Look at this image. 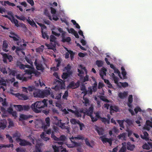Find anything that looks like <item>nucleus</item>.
Masks as SVG:
<instances>
[{
	"instance_id": "obj_37",
	"label": "nucleus",
	"mask_w": 152,
	"mask_h": 152,
	"mask_svg": "<svg viewBox=\"0 0 152 152\" xmlns=\"http://www.w3.org/2000/svg\"><path fill=\"white\" fill-rule=\"evenodd\" d=\"M41 32L42 37L43 38L45 39L46 38L47 39H49V36L47 35V33L46 32H44L43 31H42Z\"/></svg>"
},
{
	"instance_id": "obj_18",
	"label": "nucleus",
	"mask_w": 152,
	"mask_h": 152,
	"mask_svg": "<svg viewBox=\"0 0 152 152\" xmlns=\"http://www.w3.org/2000/svg\"><path fill=\"white\" fill-rule=\"evenodd\" d=\"M67 147L70 148H73L75 147L80 146V143L73 142L72 144H66Z\"/></svg>"
},
{
	"instance_id": "obj_7",
	"label": "nucleus",
	"mask_w": 152,
	"mask_h": 152,
	"mask_svg": "<svg viewBox=\"0 0 152 152\" xmlns=\"http://www.w3.org/2000/svg\"><path fill=\"white\" fill-rule=\"evenodd\" d=\"M82 113H84V109L83 108L75 110L74 114L76 117L81 118L82 117Z\"/></svg>"
},
{
	"instance_id": "obj_59",
	"label": "nucleus",
	"mask_w": 152,
	"mask_h": 152,
	"mask_svg": "<svg viewBox=\"0 0 152 152\" xmlns=\"http://www.w3.org/2000/svg\"><path fill=\"white\" fill-rule=\"evenodd\" d=\"M142 147L144 149H145L146 150H149L150 149L149 146L147 143L144 144L142 145Z\"/></svg>"
},
{
	"instance_id": "obj_4",
	"label": "nucleus",
	"mask_w": 152,
	"mask_h": 152,
	"mask_svg": "<svg viewBox=\"0 0 152 152\" xmlns=\"http://www.w3.org/2000/svg\"><path fill=\"white\" fill-rule=\"evenodd\" d=\"M34 64L37 70L41 71L42 72H43L45 69L44 67L41 63L37 62V59H35Z\"/></svg>"
},
{
	"instance_id": "obj_11",
	"label": "nucleus",
	"mask_w": 152,
	"mask_h": 152,
	"mask_svg": "<svg viewBox=\"0 0 152 152\" xmlns=\"http://www.w3.org/2000/svg\"><path fill=\"white\" fill-rule=\"evenodd\" d=\"M21 135V134L18 131H16L13 134V137H16L15 140L17 142H19L20 140L21 139L20 138Z\"/></svg>"
},
{
	"instance_id": "obj_58",
	"label": "nucleus",
	"mask_w": 152,
	"mask_h": 152,
	"mask_svg": "<svg viewBox=\"0 0 152 152\" xmlns=\"http://www.w3.org/2000/svg\"><path fill=\"white\" fill-rule=\"evenodd\" d=\"M6 137L7 138H8L10 142L12 143L13 142V140L12 139V138L11 136H10L9 135L7 134L6 135Z\"/></svg>"
},
{
	"instance_id": "obj_24",
	"label": "nucleus",
	"mask_w": 152,
	"mask_h": 152,
	"mask_svg": "<svg viewBox=\"0 0 152 152\" xmlns=\"http://www.w3.org/2000/svg\"><path fill=\"white\" fill-rule=\"evenodd\" d=\"M58 124L60 125V126L61 128L67 129V132H69V129L68 126H65V124L62 123L61 120L58 121Z\"/></svg>"
},
{
	"instance_id": "obj_52",
	"label": "nucleus",
	"mask_w": 152,
	"mask_h": 152,
	"mask_svg": "<svg viewBox=\"0 0 152 152\" xmlns=\"http://www.w3.org/2000/svg\"><path fill=\"white\" fill-rule=\"evenodd\" d=\"M0 71L4 74H7V72L5 67L1 68Z\"/></svg>"
},
{
	"instance_id": "obj_31",
	"label": "nucleus",
	"mask_w": 152,
	"mask_h": 152,
	"mask_svg": "<svg viewBox=\"0 0 152 152\" xmlns=\"http://www.w3.org/2000/svg\"><path fill=\"white\" fill-rule=\"evenodd\" d=\"M31 69H27L25 71V72L26 74L31 75L33 74L34 67H33Z\"/></svg>"
},
{
	"instance_id": "obj_46",
	"label": "nucleus",
	"mask_w": 152,
	"mask_h": 152,
	"mask_svg": "<svg viewBox=\"0 0 152 152\" xmlns=\"http://www.w3.org/2000/svg\"><path fill=\"white\" fill-rule=\"evenodd\" d=\"M75 83L74 81H72L71 82L69 85H68V87L69 88H72L73 89H75L74 88L75 86H74Z\"/></svg>"
},
{
	"instance_id": "obj_6",
	"label": "nucleus",
	"mask_w": 152,
	"mask_h": 152,
	"mask_svg": "<svg viewBox=\"0 0 152 152\" xmlns=\"http://www.w3.org/2000/svg\"><path fill=\"white\" fill-rule=\"evenodd\" d=\"M100 138L103 143L107 142L109 144L110 146H111L112 145V139L111 138H106L104 136L100 137Z\"/></svg>"
},
{
	"instance_id": "obj_45",
	"label": "nucleus",
	"mask_w": 152,
	"mask_h": 152,
	"mask_svg": "<svg viewBox=\"0 0 152 152\" xmlns=\"http://www.w3.org/2000/svg\"><path fill=\"white\" fill-rule=\"evenodd\" d=\"M101 119H102V122L104 124L107 123L109 124L110 123L109 119H107L105 118H101Z\"/></svg>"
},
{
	"instance_id": "obj_57",
	"label": "nucleus",
	"mask_w": 152,
	"mask_h": 152,
	"mask_svg": "<svg viewBox=\"0 0 152 152\" xmlns=\"http://www.w3.org/2000/svg\"><path fill=\"white\" fill-rule=\"evenodd\" d=\"M134 110L135 113L137 114L138 112H141L142 111V110L139 107H137L134 108Z\"/></svg>"
},
{
	"instance_id": "obj_13",
	"label": "nucleus",
	"mask_w": 152,
	"mask_h": 152,
	"mask_svg": "<svg viewBox=\"0 0 152 152\" xmlns=\"http://www.w3.org/2000/svg\"><path fill=\"white\" fill-rule=\"evenodd\" d=\"M65 32L62 33L61 35L62 40L61 41L63 42H69L71 40V38L70 37H67L66 38L65 37Z\"/></svg>"
},
{
	"instance_id": "obj_21",
	"label": "nucleus",
	"mask_w": 152,
	"mask_h": 152,
	"mask_svg": "<svg viewBox=\"0 0 152 152\" xmlns=\"http://www.w3.org/2000/svg\"><path fill=\"white\" fill-rule=\"evenodd\" d=\"M126 147L127 149L131 151H133L135 147L134 145L132 144L130 142H127Z\"/></svg>"
},
{
	"instance_id": "obj_27",
	"label": "nucleus",
	"mask_w": 152,
	"mask_h": 152,
	"mask_svg": "<svg viewBox=\"0 0 152 152\" xmlns=\"http://www.w3.org/2000/svg\"><path fill=\"white\" fill-rule=\"evenodd\" d=\"M110 110L111 111H114L116 112H117L119 110L118 107L116 105H111L110 107Z\"/></svg>"
},
{
	"instance_id": "obj_63",
	"label": "nucleus",
	"mask_w": 152,
	"mask_h": 152,
	"mask_svg": "<svg viewBox=\"0 0 152 152\" xmlns=\"http://www.w3.org/2000/svg\"><path fill=\"white\" fill-rule=\"evenodd\" d=\"M67 29L68 32L69 33L73 34L76 31L73 28H70V29H69V28H67Z\"/></svg>"
},
{
	"instance_id": "obj_43",
	"label": "nucleus",
	"mask_w": 152,
	"mask_h": 152,
	"mask_svg": "<svg viewBox=\"0 0 152 152\" xmlns=\"http://www.w3.org/2000/svg\"><path fill=\"white\" fill-rule=\"evenodd\" d=\"M117 123L119 124L120 126L123 128H124V121L122 120H117Z\"/></svg>"
},
{
	"instance_id": "obj_28",
	"label": "nucleus",
	"mask_w": 152,
	"mask_h": 152,
	"mask_svg": "<svg viewBox=\"0 0 152 152\" xmlns=\"http://www.w3.org/2000/svg\"><path fill=\"white\" fill-rule=\"evenodd\" d=\"M98 97L101 100L105 102H107V103H109L110 102V101L107 99L106 98V97L102 95H99V96Z\"/></svg>"
},
{
	"instance_id": "obj_62",
	"label": "nucleus",
	"mask_w": 152,
	"mask_h": 152,
	"mask_svg": "<svg viewBox=\"0 0 152 152\" xmlns=\"http://www.w3.org/2000/svg\"><path fill=\"white\" fill-rule=\"evenodd\" d=\"M33 74H35V75L37 77L40 74V73L37 71L36 70H35V69L34 68V70L33 71Z\"/></svg>"
},
{
	"instance_id": "obj_53",
	"label": "nucleus",
	"mask_w": 152,
	"mask_h": 152,
	"mask_svg": "<svg viewBox=\"0 0 152 152\" xmlns=\"http://www.w3.org/2000/svg\"><path fill=\"white\" fill-rule=\"evenodd\" d=\"M32 77V75H31L29 76H28V77H26L23 76L22 80L23 81H27V80L29 79H31Z\"/></svg>"
},
{
	"instance_id": "obj_39",
	"label": "nucleus",
	"mask_w": 152,
	"mask_h": 152,
	"mask_svg": "<svg viewBox=\"0 0 152 152\" xmlns=\"http://www.w3.org/2000/svg\"><path fill=\"white\" fill-rule=\"evenodd\" d=\"M14 107H17V110L19 111H21L23 110V105L20 104L14 105Z\"/></svg>"
},
{
	"instance_id": "obj_19",
	"label": "nucleus",
	"mask_w": 152,
	"mask_h": 152,
	"mask_svg": "<svg viewBox=\"0 0 152 152\" xmlns=\"http://www.w3.org/2000/svg\"><path fill=\"white\" fill-rule=\"evenodd\" d=\"M128 95L127 91H124L123 93L121 92L119 93L118 96L120 99H122L126 97Z\"/></svg>"
},
{
	"instance_id": "obj_32",
	"label": "nucleus",
	"mask_w": 152,
	"mask_h": 152,
	"mask_svg": "<svg viewBox=\"0 0 152 152\" xmlns=\"http://www.w3.org/2000/svg\"><path fill=\"white\" fill-rule=\"evenodd\" d=\"M13 145L12 144L7 145L1 144L0 145V149L3 148H13Z\"/></svg>"
},
{
	"instance_id": "obj_64",
	"label": "nucleus",
	"mask_w": 152,
	"mask_h": 152,
	"mask_svg": "<svg viewBox=\"0 0 152 152\" xmlns=\"http://www.w3.org/2000/svg\"><path fill=\"white\" fill-rule=\"evenodd\" d=\"M16 151L17 152H25V150L22 148H17Z\"/></svg>"
},
{
	"instance_id": "obj_36",
	"label": "nucleus",
	"mask_w": 152,
	"mask_h": 152,
	"mask_svg": "<svg viewBox=\"0 0 152 152\" xmlns=\"http://www.w3.org/2000/svg\"><path fill=\"white\" fill-rule=\"evenodd\" d=\"M70 122L72 124L74 125L80 123V121L78 120H77L75 119L72 118L70 120Z\"/></svg>"
},
{
	"instance_id": "obj_55",
	"label": "nucleus",
	"mask_w": 152,
	"mask_h": 152,
	"mask_svg": "<svg viewBox=\"0 0 152 152\" xmlns=\"http://www.w3.org/2000/svg\"><path fill=\"white\" fill-rule=\"evenodd\" d=\"M30 109L29 106L28 105H23V110L28 111Z\"/></svg>"
},
{
	"instance_id": "obj_1",
	"label": "nucleus",
	"mask_w": 152,
	"mask_h": 152,
	"mask_svg": "<svg viewBox=\"0 0 152 152\" xmlns=\"http://www.w3.org/2000/svg\"><path fill=\"white\" fill-rule=\"evenodd\" d=\"M48 101L47 99H44L42 101H37L31 104V108L36 113H40L41 111L39 109L47 107Z\"/></svg>"
},
{
	"instance_id": "obj_38",
	"label": "nucleus",
	"mask_w": 152,
	"mask_h": 152,
	"mask_svg": "<svg viewBox=\"0 0 152 152\" xmlns=\"http://www.w3.org/2000/svg\"><path fill=\"white\" fill-rule=\"evenodd\" d=\"M0 86H7L6 82L5 80L1 78L0 79Z\"/></svg>"
},
{
	"instance_id": "obj_25",
	"label": "nucleus",
	"mask_w": 152,
	"mask_h": 152,
	"mask_svg": "<svg viewBox=\"0 0 152 152\" xmlns=\"http://www.w3.org/2000/svg\"><path fill=\"white\" fill-rule=\"evenodd\" d=\"M71 74L72 73L64 72L61 76L62 78L64 79H66L69 77Z\"/></svg>"
},
{
	"instance_id": "obj_35",
	"label": "nucleus",
	"mask_w": 152,
	"mask_h": 152,
	"mask_svg": "<svg viewBox=\"0 0 152 152\" xmlns=\"http://www.w3.org/2000/svg\"><path fill=\"white\" fill-rule=\"evenodd\" d=\"M96 64L98 67H101L103 65V62L101 60H97L96 61Z\"/></svg>"
},
{
	"instance_id": "obj_5",
	"label": "nucleus",
	"mask_w": 152,
	"mask_h": 152,
	"mask_svg": "<svg viewBox=\"0 0 152 152\" xmlns=\"http://www.w3.org/2000/svg\"><path fill=\"white\" fill-rule=\"evenodd\" d=\"M60 80L57 79H55L54 80V83L56 84V87H57L58 88L62 89L63 86L64 84V82L63 80L60 79Z\"/></svg>"
},
{
	"instance_id": "obj_48",
	"label": "nucleus",
	"mask_w": 152,
	"mask_h": 152,
	"mask_svg": "<svg viewBox=\"0 0 152 152\" xmlns=\"http://www.w3.org/2000/svg\"><path fill=\"white\" fill-rule=\"evenodd\" d=\"M36 89L35 87L34 86H29L27 88V90L29 91H32Z\"/></svg>"
},
{
	"instance_id": "obj_30",
	"label": "nucleus",
	"mask_w": 152,
	"mask_h": 152,
	"mask_svg": "<svg viewBox=\"0 0 152 152\" xmlns=\"http://www.w3.org/2000/svg\"><path fill=\"white\" fill-rule=\"evenodd\" d=\"M126 134L125 133H123L120 134L118 136V138L119 139H121L123 140H126Z\"/></svg>"
},
{
	"instance_id": "obj_22",
	"label": "nucleus",
	"mask_w": 152,
	"mask_h": 152,
	"mask_svg": "<svg viewBox=\"0 0 152 152\" xmlns=\"http://www.w3.org/2000/svg\"><path fill=\"white\" fill-rule=\"evenodd\" d=\"M106 71L107 69L103 67L102 68L100 72V75L102 79H104L103 76L104 75H106Z\"/></svg>"
},
{
	"instance_id": "obj_23",
	"label": "nucleus",
	"mask_w": 152,
	"mask_h": 152,
	"mask_svg": "<svg viewBox=\"0 0 152 152\" xmlns=\"http://www.w3.org/2000/svg\"><path fill=\"white\" fill-rule=\"evenodd\" d=\"M141 137L143 140H145L146 141H148L149 140L148 137V134L146 132H143V135L141 134L140 135Z\"/></svg>"
},
{
	"instance_id": "obj_44",
	"label": "nucleus",
	"mask_w": 152,
	"mask_h": 152,
	"mask_svg": "<svg viewBox=\"0 0 152 152\" xmlns=\"http://www.w3.org/2000/svg\"><path fill=\"white\" fill-rule=\"evenodd\" d=\"M25 59L26 61L29 64H30L31 66H33V62L31 60L29 59L27 57H25Z\"/></svg>"
},
{
	"instance_id": "obj_54",
	"label": "nucleus",
	"mask_w": 152,
	"mask_h": 152,
	"mask_svg": "<svg viewBox=\"0 0 152 152\" xmlns=\"http://www.w3.org/2000/svg\"><path fill=\"white\" fill-rule=\"evenodd\" d=\"M55 61L56 62H57V64L56 65V68H57L58 69V68L59 67V66H60L61 63V61L60 59H59L55 58Z\"/></svg>"
},
{
	"instance_id": "obj_10",
	"label": "nucleus",
	"mask_w": 152,
	"mask_h": 152,
	"mask_svg": "<svg viewBox=\"0 0 152 152\" xmlns=\"http://www.w3.org/2000/svg\"><path fill=\"white\" fill-rule=\"evenodd\" d=\"M15 96L18 98L19 99L23 100H26L28 99V96L24 94H20L18 93L15 94Z\"/></svg>"
},
{
	"instance_id": "obj_14",
	"label": "nucleus",
	"mask_w": 152,
	"mask_h": 152,
	"mask_svg": "<svg viewBox=\"0 0 152 152\" xmlns=\"http://www.w3.org/2000/svg\"><path fill=\"white\" fill-rule=\"evenodd\" d=\"M150 127L152 128V123L150 121L148 120L146 121L143 128L149 131L150 129Z\"/></svg>"
},
{
	"instance_id": "obj_40",
	"label": "nucleus",
	"mask_w": 152,
	"mask_h": 152,
	"mask_svg": "<svg viewBox=\"0 0 152 152\" xmlns=\"http://www.w3.org/2000/svg\"><path fill=\"white\" fill-rule=\"evenodd\" d=\"M66 50H67V51H68V52H69V54H70V56L71 59L72 60V59L74 58V54H75L74 53H73V52L72 50H68L66 48Z\"/></svg>"
},
{
	"instance_id": "obj_15",
	"label": "nucleus",
	"mask_w": 152,
	"mask_h": 152,
	"mask_svg": "<svg viewBox=\"0 0 152 152\" xmlns=\"http://www.w3.org/2000/svg\"><path fill=\"white\" fill-rule=\"evenodd\" d=\"M95 130L97 132L99 135H102L104 133V130L102 127H99L97 126L95 128Z\"/></svg>"
},
{
	"instance_id": "obj_47",
	"label": "nucleus",
	"mask_w": 152,
	"mask_h": 152,
	"mask_svg": "<svg viewBox=\"0 0 152 152\" xmlns=\"http://www.w3.org/2000/svg\"><path fill=\"white\" fill-rule=\"evenodd\" d=\"M64 69L67 71V72L72 73V72L70 71L71 67L69 64H68L66 66H65Z\"/></svg>"
},
{
	"instance_id": "obj_61",
	"label": "nucleus",
	"mask_w": 152,
	"mask_h": 152,
	"mask_svg": "<svg viewBox=\"0 0 152 152\" xmlns=\"http://www.w3.org/2000/svg\"><path fill=\"white\" fill-rule=\"evenodd\" d=\"M26 21L28 22V23L31 25L32 26H33V25L35 23L33 20H32V21H31L29 19H27Z\"/></svg>"
},
{
	"instance_id": "obj_60",
	"label": "nucleus",
	"mask_w": 152,
	"mask_h": 152,
	"mask_svg": "<svg viewBox=\"0 0 152 152\" xmlns=\"http://www.w3.org/2000/svg\"><path fill=\"white\" fill-rule=\"evenodd\" d=\"M97 84L96 82L94 84V85L92 86V89L94 92H96L97 91Z\"/></svg>"
},
{
	"instance_id": "obj_49",
	"label": "nucleus",
	"mask_w": 152,
	"mask_h": 152,
	"mask_svg": "<svg viewBox=\"0 0 152 152\" xmlns=\"http://www.w3.org/2000/svg\"><path fill=\"white\" fill-rule=\"evenodd\" d=\"M56 39V37L53 35H51L50 36V40L51 42H55Z\"/></svg>"
},
{
	"instance_id": "obj_29",
	"label": "nucleus",
	"mask_w": 152,
	"mask_h": 152,
	"mask_svg": "<svg viewBox=\"0 0 152 152\" xmlns=\"http://www.w3.org/2000/svg\"><path fill=\"white\" fill-rule=\"evenodd\" d=\"M3 50L6 52H7L8 51V50L7 49L8 48V44L6 42L4 41L3 42Z\"/></svg>"
},
{
	"instance_id": "obj_3",
	"label": "nucleus",
	"mask_w": 152,
	"mask_h": 152,
	"mask_svg": "<svg viewBox=\"0 0 152 152\" xmlns=\"http://www.w3.org/2000/svg\"><path fill=\"white\" fill-rule=\"evenodd\" d=\"M51 137L54 140L56 141H61L63 142L65 141L66 137L64 135H61L59 137H56L55 135L54 132H52Z\"/></svg>"
},
{
	"instance_id": "obj_8",
	"label": "nucleus",
	"mask_w": 152,
	"mask_h": 152,
	"mask_svg": "<svg viewBox=\"0 0 152 152\" xmlns=\"http://www.w3.org/2000/svg\"><path fill=\"white\" fill-rule=\"evenodd\" d=\"M34 97L42 98V91L39 89H36L33 92Z\"/></svg>"
},
{
	"instance_id": "obj_56",
	"label": "nucleus",
	"mask_w": 152,
	"mask_h": 152,
	"mask_svg": "<svg viewBox=\"0 0 152 152\" xmlns=\"http://www.w3.org/2000/svg\"><path fill=\"white\" fill-rule=\"evenodd\" d=\"M85 143L88 146L91 147H92V146L91 145L88 140V138H86L85 140Z\"/></svg>"
},
{
	"instance_id": "obj_51",
	"label": "nucleus",
	"mask_w": 152,
	"mask_h": 152,
	"mask_svg": "<svg viewBox=\"0 0 152 152\" xmlns=\"http://www.w3.org/2000/svg\"><path fill=\"white\" fill-rule=\"evenodd\" d=\"M68 96V91H66L62 96V98L65 99H67V97Z\"/></svg>"
},
{
	"instance_id": "obj_26",
	"label": "nucleus",
	"mask_w": 152,
	"mask_h": 152,
	"mask_svg": "<svg viewBox=\"0 0 152 152\" xmlns=\"http://www.w3.org/2000/svg\"><path fill=\"white\" fill-rule=\"evenodd\" d=\"M53 148L54 150V152H59L60 150L62 149V146H57L56 145H53Z\"/></svg>"
},
{
	"instance_id": "obj_20",
	"label": "nucleus",
	"mask_w": 152,
	"mask_h": 152,
	"mask_svg": "<svg viewBox=\"0 0 152 152\" xmlns=\"http://www.w3.org/2000/svg\"><path fill=\"white\" fill-rule=\"evenodd\" d=\"M20 118L22 120H25L28 118H32L33 116L31 115H26L23 114H21L20 115Z\"/></svg>"
},
{
	"instance_id": "obj_42",
	"label": "nucleus",
	"mask_w": 152,
	"mask_h": 152,
	"mask_svg": "<svg viewBox=\"0 0 152 152\" xmlns=\"http://www.w3.org/2000/svg\"><path fill=\"white\" fill-rule=\"evenodd\" d=\"M15 17L18 19L20 20H23V21H25L26 19V17L23 16H19L18 15H16Z\"/></svg>"
},
{
	"instance_id": "obj_16",
	"label": "nucleus",
	"mask_w": 152,
	"mask_h": 152,
	"mask_svg": "<svg viewBox=\"0 0 152 152\" xmlns=\"http://www.w3.org/2000/svg\"><path fill=\"white\" fill-rule=\"evenodd\" d=\"M51 90L50 89H48L44 90L42 91V98H43L44 97H47L50 94Z\"/></svg>"
},
{
	"instance_id": "obj_33",
	"label": "nucleus",
	"mask_w": 152,
	"mask_h": 152,
	"mask_svg": "<svg viewBox=\"0 0 152 152\" xmlns=\"http://www.w3.org/2000/svg\"><path fill=\"white\" fill-rule=\"evenodd\" d=\"M83 99L84 100V105L86 106H87L89 104V99L87 97H83Z\"/></svg>"
},
{
	"instance_id": "obj_2",
	"label": "nucleus",
	"mask_w": 152,
	"mask_h": 152,
	"mask_svg": "<svg viewBox=\"0 0 152 152\" xmlns=\"http://www.w3.org/2000/svg\"><path fill=\"white\" fill-rule=\"evenodd\" d=\"M10 34L11 35H9V37L13 39V40L15 41V43L17 45H21L22 40L17 35L15 34L14 33L12 32H10Z\"/></svg>"
},
{
	"instance_id": "obj_41",
	"label": "nucleus",
	"mask_w": 152,
	"mask_h": 152,
	"mask_svg": "<svg viewBox=\"0 0 152 152\" xmlns=\"http://www.w3.org/2000/svg\"><path fill=\"white\" fill-rule=\"evenodd\" d=\"M17 65L20 69H25V65L22 64L21 62H18L17 63Z\"/></svg>"
},
{
	"instance_id": "obj_17",
	"label": "nucleus",
	"mask_w": 152,
	"mask_h": 152,
	"mask_svg": "<svg viewBox=\"0 0 152 152\" xmlns=\"http://www.w3.org/2000/svg\"><path fill=\"white\" fill-rule=\"evenodd\" d=\"M94 110V107L92 106L90 107L88 110L86 111V115L88 116H91L92 115Z\"/></svg>"
},
{
	"instance_id": "obj_9",
	"label": "nucleus",
	"mask_w": 152,
	"mask_h": 152,
	"mask_svg": "<svg viewBox=\"0 0 152 152\" xmlns=\"http://www.w3.org/2000/svg\"><path fill=\"white\" fill-rule=\"evenodd\" d=\"M7 124V121L6 119L0 120V129H4L6 127Z\"/></svg>"
},
{
	"instance_id": "obj_34",
	"label": "nucleus",
	"mask_w": 152,
	"mask_h": 152,
	"mask_svg": "<svg viewBox=\"0 0 152 152\" xmlns=\"http://www.w3.org/2000/svg\"><path fill=\"white\" fill-rule=\"evenodd\" d=\"M40 137L42 140L45 141H47L50 139L49 138L45 137V135L44 132H42L41 134Z\"/></svg>"
},
{
	"instance_id": "obj_50",
	"label": "nucleus",
	"mask_w": 152,
	"mask_h": 152,
	"mask_svg": "<svg viewBox=\"0 0 152 152\" xmlns=\"http://www.w3.org/2000/svg\"><path fill=\"white\" fill-rule=\"evenodd\" d=\"M4 5H6V4H7L9 6H12L13 7L15 6V5L14 3L10 2L8 1H4Z\"/></svg>"
},
{
	"instance_id": "obj_12",
	"label": "nucleus",
	"mask_w": 152,
	"mask_h": 152,
	"mask_svg": "<svg viewBox=\"0 0 152 152\" xmlns=\"http://www.w3.org/2000/svg\"><path fill=\"white\" fill-rule=\"evenodd\" d=\"M20 142V145L21 146H25L26 145H31V144L30 142L25 140L24 139H20L19 140Z\"/></svg>"
}]
</instances>
